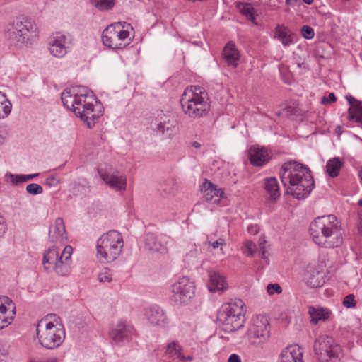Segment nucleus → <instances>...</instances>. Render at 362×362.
I'll use <instances>...</instances> for the list:
<instances>
[{
	"label": "nucleus",
	"mask_w": 362,
	"mask_h": 362,
	"mask_svg": "<svg viewBox=\"0 0 362 362\" xmlns=\"http://www.w3.org/2000/svg\"><path fill=\"white\" fill-rule=\"evenodd\" d=\"M194 360V356L192 354L185 356L183 353V357L180 359L182 362H192Z\"/></svg>",
	"instance_id": "5fc2aeb1"
},
{
	"label": "nucleus",
	"mask_w": 362,
	"mask_h": 362,
	"mask_svg": "<svg viewBox=\"0 0 362 362\" xmlns=\"http://www.w3.org/2000/svg\"><path fill=\"white\" fill-rule=\"evenodd\" d=\"M66 239L64 221L62 218L58 217L54 223L49 226V240L52 243L65 244Z\"/></svg>",
	"instance_id": "a211bd4d"
},
{
	"label": "nucleus",
	"mask_w": 362,
	"mask_h": 362,
	"mask_svg": "<svg viewBox=\"0 0 362 362\" xmlns=\"http://www.w3.org/2000/svg\"><path fill=\"white\" fill-rule=\"evenodd\" d=\"M49 50L52 55L61 58L67 53L66 37L60 33H56L50 39Z\"/></svg>",
	"instance_id": "6ab92c4d"
},
{
	"label": "nucleus",
	"mask_w": 362,
	"mask_h": 362,
	"mask_svg": "<svg viewBox=\"0 0 362 362\" xmlns=\"http://www.w3.org/2000/svg\"><path fill=\"white\" fill-rule=\"evenodd\" d=\"M308 313L313 324L317 325L319 321H326L329 319L332 312L327 308L310 307Z\"/></svg>",
	"instance_id": "c756f323"
},
{
	"label": "nucleus",
	"mask_w": 362,
	"mask_h": 362,
	"mask_svg": "<svg viewBox=\"0 0 362 362\" xmlns=\"http://www.w3.org/2000/svg\"><path fill=\"white\" fill-rule=\"evenodd\" d=\"M115 0H90L91 4L99 11H107L115 6Z\"/></svg>",
	"instance_id": "4c0bfd02"
},
{
	"label": "nucleus",
	"mask_w": 362,
	"mask_h": 362,
	"mask_svg": "<svg viewBox=\"0 0 362 362\" xmlns=\"http://www.w3.org/2000/svg\"><path fill=\"white\" fill-rule=\"evenodd\" d=\"M112 25L115 27V35H117V42H122L129 37V31L121 29L122 25L120 23H117Z\"/></svg>",
	"instance_id": "58836bf2"
},
{
	"label": "nucleus",
	"mask_w": 362,
	"mask_h": 362,
	"mask_svg": "<svg viewBox=\"0 0 362 362\" xmlns=\"http://www.w3.org/2000/svg\"><path fill=\"white\" fill-rule=\"evenodd\" d=\"M37 27L33 21L19 17L7 25L6 37L11 45L28 46L37 37Z\"/></svg>",
	"instance_id": "7ed1b4c3"
},
{
	"label": "nucleus",
	"mask_w": 362,
	"mask_h": 362,
	"mask_svg": "<svg viewBox=\"0 0 362 362\" xmlns=\"http://www.w3.org/2000/svg\"><path fill=\"white\" fill-rule=\"evenodd\" d=\"M76 91L78 92V95H86V96H93L92 92H89L85 87H77L75 88Z\"/></svg>",
	"instance_id": "8fccbe9b"
},
{
	"label": "nucleus",
	"mask_w": 362,
	"mask_h": 362,
	"mask_svg": "<svg viewBox=\"0 0 362 362\" xmlns=\"http://www.w3.org/2000/svg\"><path fill=\"white\" fill-rule=\"evenodd\" d=\"M264 189L269 195L271 200L276 201L280 196L278 181L274 177L264 179Z\"/></svg>",
	"instance_id": "2f4dec72"
},
{
	"label": "nucleus",
	"mask_w": 362,
	"mask_h": 362,
	"mask_svg": "<svg viewBox=\"0 0 362 362\" xmlns=\"http://www.w3.org/2000/svg\"><path fill=\"white\" fill-rule=\"evenodd\" d=\"M342 166L343 162L339 158H334L327 161L326 165L327 172L330 177H335L339 175Z\"/></svg>",
	"instance_id": "72a5a7b5"
},
{
	"label": "nucleus",
	"mask_w": 362,
	"mask_h": 362,
	"mask_svg": "<svg viewBox=\"0 0 362 362\" xmlns=\"http://www.w3.org/2000/svg\"><path fill=\"white\" fill-rule=\"evenodd\" d=\"M6 228L5 219L1 215H0V237L3 235Z\"/></svg>",
	"instance_id": "603ef678"
},
{
	"label": "nucleus",
	"mask_w": 362,
	"mask_h": 362,
	"mask_svg": "<svg viewBox=\"0 0 362 362\" xmlns=\"http://www.w3.org/2000/svg\"><path fill=\"white\" fill-rule=\"evenodd\" d=\"M337 98L334 93H329L328 98L323 97L322 98V103L326 104L327 103L335 102Z\"/></svg>",
	"instance_id": "3c124183"
},
{
	"label": "nucleus",
	"mask_w": 362,
	"mask_h": 362,
	"mask_svg": "<svg viewBox=\"0 0 362 362\" xmlns=\"http://www.w3.org/2000/svg\"><path fill=\"white\" fill-rule=\"evenodd\" d=\"M224 245V240L223 239H218L211 244L213 248H218L220 245Z\"/></svg>",
	"instance_id": "6e6d98bb"
},
{
	"label": "nucleus",
	"mask_w": 362,
	"mask_h": 362,
	"mask_svg": "<svg viewBox=\"0 0 362 362\" xmlns=\"http://www.w3.org/2000/svg\"><path fill=\"white\" fill-rule=\"evenodd\" d=\"M123 248V238L117 230L104 233L97 241V257L103 262H111L121 254Z\"/></svg>",
	"instance_id": "39448f33"
},
{
	"label": "nucleus",
	"mask_w": 362,
	"mask_h": 362,
	"mask_svg": "<svg viewBox=\"0 0 362 362\" xmlns=\"http://www.w3.org/2000/svg\"><path fill=\"white\" fill-rule=\"evenodd\" d=\"M40 324L37 327V335L40 344L47 349L58 348L64 341L65 331L62 325H54L47 322L45 329L42 332L39 330Z\"/></svg>",
	"instance_id": "9d476101"
},
{
	"label": "nucleus",
	"mask_w": 362,
	"mask_h": 362,
	"mask_svg": "<svg viewBox=\"0 0 362 362\" xmlns=\"http://www.w3.org/2000/svg\"><path fill=\"white\" fill-rule=\"evenodd\" d=\"M279 175L287 192L298 199L307 197L313 189L314 180L309 168L295 160L285 163Z\"/></svg>",
	"instance_id": "f257e3e1"
},
{
	"label": "nucleus",
	"mask_w": 362,
	"mask_h": 362,
	"mask_svg": "<svg viewBox=\"0 0 362 362\" xmlns=\"http://www.w3.org/2000/svg\"><path fill=\"white\" fill-rule=\"evenodd\" d=\"M134 334V327L124 320L119 321L110 329L109 332L112 341L120 346L129 342Z\"/></svg>",
	"instance_id": "f8f14e48"
},
{
	"label": "nucleus",
	"mask_w": 362,
	"mask_h": 362,
	"mask_svg": "<svg viewBox=\"0 0 362 362\" xmlns=\"http://www.w3.org/2000/svg\"><path fill=\"white\" fill-rule=\"evenodd\" d=\"M209 282L208 288L210 292H223L227 289V284L225 278L218 272L215 271L209 272Z\"/></svg>",
	"instance_id": "b1692460"
},
{
	"label": "nucleus",
	"mask_w": 362,
	"mask_h": 362,
	"mask_svg": "<svg viewBox=\"0 0 362 362\" xmlns=\"http://www.w3.org/2000/svg\"><path fill=\"white\" fill-rule=\"evenodd\" d=\"M314 351L320 362H337L341 347L329 336H320L314 343Z\"/></svg>",
	"instance_id": "1a4fd4ad"
},
{
	"label": "nucleus",
	"mask_w": 362,
	"mask_h": 362,
	"mask_svg": "<svg viewBox=\"0 0 362 362\" xmlns=\"http://www.w3.org/2000/svg\"><path fill=\"white\" fill-rule=\"evenodd\" d=\"M182 108L185 114L190 117H201L206 114L209 103L198 104V102H189L187 100H180Z\"/></svg>",
	"instance_id": "aec40b11"
},
{
	"label": "nucleus",
	"mask_w": 362,
	"mask_h": 362,
	"mask_svg": "<svg viewBox=\"0 0 362 362\" xmlns=\"http://www.w3.org/2000/svg\"><path fill=\"white\" fill-rule=\"evenodd\" d=\"M228 362H241V359L238 354H233L229 356Z\"/></svg>",
	"instance_id": "864d4df0"
},
{
	"label": "nucleus",
	"mask_w": 362,
	"mask_h": 362,
	"mask_svg": "<svg viewBox=\"0 0 362 362\" xmlns=\"http://www.w3.org/2000/svg\"><path fill=\"white\" fill-rule=\"evenodd\" d=\"M256 245L252 241L245 243V253L248 257H252L255 253Z\"/></svg>",
	"instance_id": "a18cd8bd"
},
{
	"label": "nucleus",
	"mask_w": 362,
	"mask_h": 362,
	"mask_svg": "<svg viewBox=\"0 0 362 362\" xmlns=\"http://www.w3.org/2000/svg\"><path fill=\"white\" fill-rule=\"evenodd\" d=\"M300 32L302 36L307 40L312 39L315 35L314 30L309 25H303L300 29Z\"/></svg>",
	"instance_id": "79ce46f5"
},
{
	"label": "nucleus",
	"mask_w": 362,
	"mask_h": 362,
	"mask_svg": "<svg viewBox=\"0 0 362 362\" xmlns=\"http://www.w3.org/2000/svg\"><path fill=\"white\" fill-rule=\"evenodd\" d=\"M309 231L313 242L322 247H338L343 242L341 223L333 214L317 217Z\"/></svg>",
	"instance_id": "f03ea898"
},
{
	"label": "nucleus",
	"mask_w": 362,
	"mask_h": 362,
	"mask_svg": "<svg viewBox=\"0 0 362 362\" xmlns=\"http://www.w3.org/2000/svg\"><path fill=\"white\" fill-rule=\"evenodd\" d=\"M300 0H286V4L288 6H293Z\"/></svg>",
	"instance_id": "13d9d810"
},
{
	"label": "nucleus",
	"mask_w": 362,
	"mask_h": 362,
	"mask_svg": "<svg viewBox=\"0 0 362 362\" xmlns=\"http://www.w3.org/2000/svg\"><path fill=\"white\" fill-rule=\"evenodd\" d=\"M39 173L29 174V175H14L10 173H8L6 175V177H9L11 182L13 185H18L19 183L28 182L30 180H33L34 178L39 176Z\"/></svg>",
	"instance_id": "f704fd0d"
},
{
	"label": "nucleus",
	"mask_w": 362,
	"mask_h": 362,
	"mask_svg": "<svg viewBox=\"0 0 362 362\" xmlns=\"http://www.w3.org/2000/svg\"><path fill=\"white\" fill-rule=\"evenodd\" d=\"M26 192L32 195H37L43 192V188L38 184L31 183L26 186Z\"/></svg>",
	"instance_id": "a19ab883"
},
{
	"label": "nucleus",
	"mask_w": 362,
	"mask_h": 362,
	"mask_svg": "<svg viewBox=\"0 0 362 362\" xmlns=\"http://www.w3.org/2000/svg\"><path fill=\"white\" fill-rule=\"evenodd\" d=\"M60 182V180L55 176H49L45 180V184L49 187H55Z\"/></svg>",
	"instance_id": "de8ad7c7"
},
{
	"label": "nucleus",
	"mask_w": 362,
	"mask_h": 362,
	"mask_svg": "<svg viewBox=\"0 0 362 362\" xmlns=\"http://www.w3.org/2000/svg\"><path fill=\"white\" fill-rule=\"evenodd\" d=\"M250 163L256 167L267 165L272 157V153L267 147L253 145L248 150Z\"/></svg>",
	"instance_id": "ddd939ff"
},
{
	"label": "nucleus",
	"mask_w": 362,
	"mask_h": 362,
	"mask_svg": "<svg viewBox=\"0 0 362 362\" xmlns=\"http://www.w3.org/2000/svg\"><path fill=\"white\" fill-rule=\"evenodd\" d=\"M343 305L347 308H352L356 306V301L354 300V296L349 294L344 298Z\"/></svg>",
	"instance_id": "c03bdc74"
},
{
	"label": "nucleus",
	"mask_w": 362,
	"mask_h": 362,
	"mask_svg": "<svg viewBox=\"0 0 362 362\" xmlns=\"http://www.w3.org/2000/svg\"><path fill=\"white\" fill-rule=\"evenodd\" d=\"M195 286L189 278H180L171 286L170 300L177 305L187 304L194 296Z\"/></svg>",
	"instance_id": "9b49d317"
},
{
	"label": "nucleus",
	"mask_w": 362,
	"mask_h": 362,
	"mask_svg": "<svg viewBox=\"0 0 362 362\" xmlns=\"http://www.w3.org/2000/svg\"><path fill=\"white\" fill-rule=\"evenodd\" d=\"M223 54L224 59L229 65L236 67L240 59L238 51L235 49V45L232 42L226 44L223 49Z\"/></svg>",
	"instance_id": "7c9ffc66"
},
{
	"label": "nucleus",
	"mask_w": 362,
	"mask_h": 362,
	"mask_svg": "<svg viewBox=\"0 0 362 362\" xmlns=\"http://www.w3.org/2000/svg\"><path fill=\"white\" fill-rule=\"evenodd\" d=\"M189 102H198V104L209 103L208 93L204 88L199 86H191L185 89L181 96L180 100Z\"/></svg>",
	"instance_id": "dca6fc26"
},
{
	"label": "nucleus",
	"mask_w": 362,
	"mask_h": 362,
	"mask_svg": "<svg viewBox=\"0 0 362 362\" xmlns=\"http://www.w3.org/2000/svg\"><path fill=\"white\" fill-rule=\"evenodd\" d=\"M247 19H248L249 21H250L252 23L255 24V25H257V23L256 21V18L254 16V14H251V17L250 16H248L247 17Z\"/></svg>",
	"instance_id": "4d7b16f0"
},
{
	"label": "nucleus",
	"mask_w": 362,
	"mask_h": 362,
	"mask_svg": "<svg viewBox=\"0 0 362 362\" xmlns=\"http://www.w3.org/2000/svg\"><path fill=\"white\" fill-rule=\"evenodd\" d=\"M148 322L153 326L165 327L168 325V320L164 310L158 305H154L146 311Z\"/></svg>",
	"instance_id": "f3484780"
},
{
	"label": "nucleus",
	"mask_w": 362,
	"mask_h": 362,
	"mask_svg": "<svg viewBox=\"0 0 362 362\" xmlns=\"http://www.w3.org/2000/svg\"><path fill=\"white\" fill-rule=\"evenodd\" d=\"M100 178L111 188L116 191H124L127 187V179L119 175L117 171L98 169Z\"/></svg>",
	"instance_id": "2eb2a0df"
},
{
	"label": "nucleus",
	"mask_w": 362,
	"mask_h": 362,
	"mask_svg": "<svg viewBox=\"0 0 362 362\" xmlns=\"http://www.w3.org/2000/svg\"><path fill=\"white\" fill-rule=\"evenodd\" d=\"M358 230H359L360 233H362V221L360 223V224L358 226Z\"/></svg>",
	"instance_id": "e2e57ef3"
},
{
	"label": "nucleus",
	"mask_w": 362,
	"mask_h": 362,
	"mask_svg": "<svg viewBox=\"0 0 362 362\" xmlns=\"http://www.w3.org/2000/svg\"><path fill=\"white\" fill-rule=\"evenodd\" d=\"M201 189L206 200L213 203H218L224 194L223 189L217 188L215 185L208 180H205L203 182Z\"/></svg>",
	"instance_id": "4be33fe9"
},
{
	"label": "nucleus",
	"mask_w": 362,
	"mask_h": 362,
	"mask_svg": "<svg viewBox=\"0 0 362 362\" xmlns=\"http://www.w3.org/2000/svg\"><path fill=\"white\" fill-rule=\"evenodd\" d=\"M247 336L250 344L255 347H262L270 337L267 317L261 315L253 317L247 328Z\"/></svg>",
	"instance_id": "6e6552de"
},
{
	"label": "nucleus",
	"mask_w": 362,
	"mask_h": 362,
	"mask_svg": "<svg viewBox=\"0 0 362 362\" xmlns=\"http://www.w3.org/2000/svg\"><path fill=\"white\" fill-rule=\"evenodd\" d=\"M11 103L7 99L6 95L0 91V118L4 119L10 114L11 111Z\"/></svg>",
	"instance_id": "c9c22d12"
},
{
	"label": "nucleus",
	"mask_w": 362,
	"mask_h": 362,
	"mask_svg": "<svg viewBox=\"0 0 362 362\" xmlns=\"http://www.w3.org/2000/svg\"><path fill=\"white\" fill-rule=\"evenodd\" d=\"M267 291L269 295L279 294L282 292V288L278 284H269L267 286Z\"/></svg>",
	"instance_id": "37998d69"
},
{
	"label": "nucleus",
	"mask_w": 362,
	"mask_h": 362,
	"mask_svg": "<svg viewBox=\"0 0 362 362\" xmlns=\"http://www.w3.org/2000/svg\"><path fill=\"white\" fill-rule=\"evenodd\" d=\"M252 228H253V227H252V226H248V230H249V231H251V230H252Z\"/></svg>",
	"instance_id": "69168bd1"
},
{
	"label": "nucleus",
	"mask_w": 362,
	"mask_h": 362,
	"mask_svg": "<svg viewBox=\"0 0 362 362\" xmlns=\"http://www.w3.org/2000/svg\"><path fill=\"white\" fill-rule=\"evenodd\" d=\"M358 205H359L360 206H361V207H362V199H359V200H358Z\"/></svg>",
	"instance_id": "0e129e2a"
},
{
	"label": "nucleus",
	"mask_w": 362,
	"mask_h": 362,
	"mask_svg": "<svg viewBox=\"0 0 362 362\" xmlns=\"http://www.w3.org/2000/svg\"><path fill=\"white\" fill-rule=\"evenodd\" d=\"M156 129L159 133L164 134L169 132L170 135L176 127L177 124L176 120L173 117L162 113L158 115L156 118Z\"/></svg>",
	"instance_id": "5701e85b"
},
{
	"label": "nucleus",
	"mask_w": 362,
	"mask_h": 362,
	"mask_svg": "<svg viewBox=\"0 0 362 362\" xmlns=\"http://www.w3.org/2000/svg\"><path fill=\"white\" fill-rule=\"evenodd\" d=\"M102 40L103 45L110 49H120L124 46L122 42H117L115 27L112 25H109L103 30L102 33Z\"/></svg>",
	"instance_id": "cd10ccee"
},
{
	"label": "nucleus",
	"mask_w": 362,
	"mask_h": 362,
	"mask_svg": "<svg viewBox=\"0 0 362 362\" xmlns=\"http://www.w3.org/2000/svg\"><path fill=\"white\" fill-rule=\"evenodd\" d=\"M244 303L241 300L222 306L217 319L226 332H233L241 328L245 321Z\"/></svg>",
	"instance_id": "0eeeda50"
},
{
	"label": "nucleus",
	"mask_w": 362,
	"mask_h": 362,
	"mask_svg": "<svg viewBox=\"0 0 362 362\" xmlns=\"http://www.w3.org/2000/svg\"><path fill=\"white\" fill-rule=\"evenodd\" d=\"M237 7L239 9L240 12L243 15L245 16L246 18L248 16L251 17V14L253 13L254 8L249 3L240 2L238 4Z\"/></svg>",
	"instance_id": "ea45409f"
},
{
	"label": "nucleus",
	"mask_w": 362,
	"mask_h": 362,
	"mask_svg": "<svg viewBox=\"0 0 362 362\" xmlns=\"http://www.w3.org/2000/svg\"><path fill=\"white\" fill-rule=\"evenodd\" d=\"M274 37L284 47H288L295 42L294 33L284 25H277L274 30Z\"/></svg>",
	"instance_id": "bb28decb"
},
{
	"label": "nucleus",
	"mask_w": 362,
	"mask_h": 362,
	"mask_svg": "<svg viewBox=\"0 0 362 362\" xmlns=\"http://www.w3.org/2000/svg\"><path fill=\"white\" fill-rule=\"evenodd\" d=\"M266 240L263 238L259 239V256L262 259H266L265 253H266V247H265Z\"/></svg>",
	"instance_id": "09e8293b"
},
{
	"label": "nucleus",
	"mask_w": 362,
	"mask_h": 362,
	"mask_svg": "<svg viewBox=\"0 0 362 362\" xmlns=\"http://www.w3.org/2000/svg\"><path fill=\"white\" fill-rule=\"evenodd\" d=\"M78 92L76 91L75 88L65 90L62 92L61 99L63 105L69 110H73L74 104L76 103V95Z\"/></svg>",
	"instance_id": "473e14b6"
},
{
	"label": "nucleus",
	"mask_w": 362,
	"mask_h": 362,
	"mask_svg": "<svg viewBox=\"0 0 362 362\" xmlns=\"http://www.w3.org/2000/svg\"><path fill=\"white\" fill-rule=\"evenodd\" d=\"M350 107L349 108V119L358 124L362 128V101L358 100L351 95H346Z\"/></svg>",
	"instance_id": "412c9836"
},
{
	"label": "nucleus",
	"mask_w": 362,
	"mask_h": 362,
	"mask_svg": "<svg viewBox=\"0 0 362 362\" xmlns=\"http://www.w3.org/2000/svg\"><path fill=\"white\" fill-rule=\"evenodd\" d=\"M144 244L146 250L152 252L165 253L167 247L163 243L161 238L157 237L155 234L148 233L144 238Z\"/></svg>",
	"instance_id": "a878e982"
},
{
	"label": "nucleus",
	"mask_w": 362,
	"mask_h": 362,
	"mask_svg": "<svg viewBox=\"0 0 362 362\" xmlns=\"http://www.w3.org/2000/svg\"><path fill=\"white\" fill-rule=\"evenodd\" d=\"M303 353L297 346H289L282 350L278 362H303Z\"/></svg>",
	"instance_id": "393cba45"
},
{
	"label": "nucleus",
	"mask_w": 362,
	"mask_h": 362,
	"mask_svg": "<svg viewBox=\"0 0 362 362\" xmlns=\"http://www.w3.org/2000/svg\"><path fill=\"white\" fill-rule=\"evenodd\" d=\"M112 279V275L107 270H105L98 274V280L100 282H110Z\"/></svg>",
	"instance_id": "49530a36"
},
{
	"label": "nucleus",
	"mask_w": 362,
	"mask_h": 362,
	"mask_svg": "<svg viewBox=\"0 0 362 362\" xmlns=\"http://www.w3.org/2000/svg\"><path fill=\"white\" fill-rule=\"evenodd\" d=\"M307 4H311L313 0H303Z\"/></svg>",
	"instance_id": "680f3d73"
},
{
	"label": "nucleus",
	"mask_w": 362,
	"mask_h": 362,
	"mask_svg": "<svg viewBox=\"0 0 362 362\" xmlns=\"http://www.w3.org/2000/svg\"><path fill=\"white\" fill-rule=\"evenodd\" d=\"M183 349L177 341H171L166 344L164 356L170 360L169 362H182Z\"/></svg>",
	"instance_id": "c85d7f7f"
},
{
	"label": "nucleus",
	"mask_w": 362,
	"mask_h": 362,
	"mask_svg": "<svg viewBox=\"0 0 362 362\" xmlns=\"http://www.w3.org/2000/svg\"><path fill=\"white\" fill-rule=\"evenodd\" d=\"M72 111L85 122L88 128H92L103 114L100 102L93 96L77 95Z\"/></svg>",
	"instance_id": "423d86ee"
},
{
	"label": "nucleus",
	"mask_w": 362,
	"mask_h": 362,
	"mask_svg": "<svg viewBox=\"0 0 362 362\" xmlns=\"http://www.w3.org/2000/svg\"><path fill=\"white\" fill-rule=\"evenodd\" d=\"M73 249L66 246L59 255L57 247L48 248L44 253L42 264L44 269L48 272H54L58 276H64L71 272V257Z\"/></svg>",
	"instance_id": "20e7f679"
},
{
	"label": "nucleus",
	"mask_w": 362,
	"mask_h": 362,
	"mask_svg": "<svg viewBox=\"0 0 362 362\" xmlns=\"http://www.w3.org/2000/svg\"><path fill=\"white\" fill-rule=\"evenodd\" d=\"M16 314L15 303L8 297H0V329L8 327Z\"/></svg>",
	"instance_id": "4468645a"
},
{
	"label": "nucleus",
	"mask_w": 362,
	"mask_h": 362,
	"mask_svg": "<svg viewBox=\"0 0 362 362\" xmlns=\"http://www.w3.org/2000/svg\"><path fill=\"white\" fill-rule=\"evenodd\" d=\"M197 249L194 250H192L191 252L189 254H187V259H188L189 257H196L197 256Z\"/></svg>",
	"instance_id": "052dcab7"
},
{
	"label": "nucleus",
	"mask_w": 362,
	"mask_h": 362,
	"mask_svg": "<svg viewBox=\"0 0 362 362\" xmlns=\"http://www.w3.org/2000/svg\"><path fill=\"white\" fill-rule=\"evenodd\" d=\"M320 272L313 271L308 273L305 279L308 286L311 288L320 287L322 284L321 280L319 279Z\"/></svg>",
	"instance_id": "e433bc0d"
},
{
	"label": "nucleus",
	"mask_w": 362,
	"mask_h": 362,
	"mask_svg": "<svg viewBox=\"0 0 362 362\" xmlns=\"http://www.w3.org/2000/svg\"><path fill=\"white\" fill-rule=\"evenodd\" d=\"M191 145L192 147L197 148V149H199L201 148V144L197 142V141H193L191 143Z\"/></svg>",
	"instance_id": "bf43d9fd"
}]
</instances>
